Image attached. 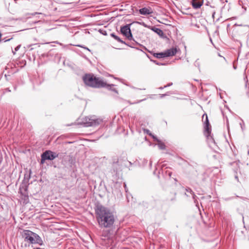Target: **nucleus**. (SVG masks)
<instances>
[{
    "label": "nucleus",
    "mask_w": 249,
    "mask_h": 249,
    "mask_svg": "<svg viewBox=\"0 0 249 249\" xmlns=\"http://www.w3.org/2000/svg\"><path fill=\"white\" fill-rule=\"evenodd\" d=\"M151 61L153 62L154 63H155L156 65L160 66V65H164V64L163 63L158 62L156 60H151Z\"/></svg>",
    "instance_id": "nucleus-21"
},
{
    "label": "nucleus",
    "mask_w": 249,
    "mask_h": 249,
    "mask_svg": "<svg viewBox=\"0 0 249 249\" xmlns=\"http://www.w3.org/2000/svg\"><path fill=\"white\" fill-rule=\"evenodd\" d=\"M234 178H235V179L238 182H239V178H238V175H237V172H235V175H234Z\"/></svg>",
    "instance_id": "nucleus-23"
},
{
    "label": "nucleus",
    "mask_w": 249,
    "mask_h": 249,
    "mask_svg": "<svg viewBox=\"0 0 249 249\" xmlns=\"http://www.w3.org/2000/svg\"><path fill=\"white\" fill-rule=\"evenodd\" d=\"M153 55L158 58H164V53L163 52L159 53H154Z\"/></svg>",
    "instance_id": "nucleus-15"
},
{
    "label": "nucleus",
    "mask_w": 249,
    "mask_h": 249,
    "mask_svg": "<svg viewBox=\"0 0 249 249\" xmlns=\"http://www.w3.org/2000/svg\"><path fill=\"white\" fill-rule=\"evenodd\" d=\"M102 236H104L105 238H108L110 237L109 232H107L105 231H103Z\"/></svg>",
    "instance_id": "nucleus-18"
},
{
    "label": "nucleus",
    "mask_w": 249,
    "mask_h": 249,
    "mask_svg": "<svg viewBox=\"0 0 249 249\" xmlns=\"http://www.w3.org/2000/svg\"><path fill=\"white\" fill-rule=\"evenodd\" d=\"M155 32H156L159 35L163 34L162 31L161 30H160V29H159V28H156V30H155Z\"/></svg>",
    "instance_id": "nucleus-19"
},
{
    "label": "nucleus",
    "mask_w": 249,
    "mask_h": 249,
    "mask_svg": "<svg viewBox=\"0 0 249 249\" xmlns=\"http://www.w3.org/2000/svg\"><path fill=\"white\" fill-rule=\"evenodd\" d=\"M20 47H21V45H18V46H17V47L15 48V51H12V52H13V54H15L16 52L18 51L19 49V48H20Z\"/></svg>",
    "instance_id": "nucleus-20"
},
{
    "label": "nucleus",
    "mask_w": 249,
    "mask_h": 249,
    "mask_svg": "<svg viewBox=\"0 0 249 249\" xmlns=\"http://www.w3.org/2000/svg\"><path fill=\"white\" fill-rule=\"evenodd\" d=\"M191 3L194 9H198L202 5L203 0H191Z\"/></svg>",
    "instance_id": "nucleus-12"
},
{
    "label": "nucleus",
    "mask_w": 249,
    "mask_h": 249,
    "mask_svg": "<svg viewBox=\"0 0 249 249\" xmlns=\"http://www.w3.org/2000/svg\"><path fill=\"white\" fill-rule=\"evenodd\" d=\"M143 131L144 133H147L149 136H151L155 141H156L157 142H159V139L155 136H154L150 132V131L147 129H144L143 130Z\"/></svg>",
    "instance_id": "nucleus-14"
},
{
    "label": "nucleus",
    "mask_w": 249,
    "mask_h": 249,
    "mask_svg": "<svg viewBox=\"0 0 249 249\" xmlns=\"http://www.w3.org/2000/svg\"><path fill=\"white\" fill-rule=\"evenodd\" d=\"M11 39H12V38H10V39H7V40H4V41H5V42H6V41H8L10 40Z\"/></svg>",
    "instance_id": "nucleus-29"
},
{
    "label": "nucleus",
    "mask_w": 249,
    "mask_h": 249,
    "mask_svg": "<svg viewBox=\"0 0 249 249\" xmlns=\"http://www.w3.org/2000/svg\"><path fill=\"white\" fill-rule=\"evenodd\" d=\"M96 220L101 228L111 229L116 220V216L110 209L102 205H98L95 209Z\"/></svg>",
    "instance_id": "nucleus-1"
},
{
    "label": "nucleus",
    "mask_w": 249,
    "mask_h": 249,
    "mask_svg": "<svg viewBox=\"0 0 249 249\" xmlns=\"http://www.w3.org/2000/svg\"><path fill=\"white\" fill-rule=\"evenodd\" d=\"M233 68H234V69H236V67L235 66H233Z\"/></svg>",
    "instance_id": "nucleus-31"
},
{
    "label": "nucleus",
    "mask_w": 249,
    "mask_h": 249,
    "mask_svg": "<svg viewBox=\"0 0 249 249\" xmlns=\"http://www.w3.org/2000/svg\"><path fill=\"white\" fill-rule=\"evenodd\" d=\"M169 94L168 93H165V94H160V98H163L164 97V96H166V95H168Z\"/></svg>",
    "instance_id": "nucleus-24"
},
{
    "label": "nucleus",
    "mask_w": 249,
    "mask_h": 249,
    "mask_svg": "<svg viewBox=\"0 0 249 249\" xmlns=\"http://www.w3.org/2000/svg\"><path fill=\"white\" fill-rule=\"evenodd\" d=\"M6 90H8L9 91H10V90H9V89H6Z\"/></svg>",
    "instance_id": "nucleus-33"
},
{
    "label": "nucleus",
    "mask_w": 249,
    "mask_h": 249,
    "mask_svg": "<svg viewBox=\"0 0 249 249\" xmlns=\"http://www.w3.org/2000/svg\"><path fill=\"white\" fill-rule=\"evenodd\" d=\"M27 186L26 185H22L19 188V193L22 195V198L25 200L28 199V194L27 192Z\"/></svg>",
    "instance_id": "nucleus-10"
},
{
    "label": "nucleus",
    "mask_w": 249,
    "mask_h": 249,
    "mask_svg": "<svg viewBox=\"0 0 249 249\" xmlns=\"http://www.w3.org/2000/svg\"><path fill=\"white\" fill-rule=\"evenodd\" d=\"M158 142V147L160 149L164 150L165 149V144L161 142L159 140Z\"/></svg>",
    "instance_id": "nucleus-17"
},
{
    "label": "nucleus",
    "mask_w": 249,
    "mask_h": 249,
    "mask_svg": "<svg viewBox=\"0 0 249 249\" xmlns=\"http://www.w3.org/2000/svg\"><path fill=\"white\" fill-rule=\"evenodd\" d=\"M58 157V154L50 150L43 152L41 156V163L43 164L46 160H52Z\"/></svg>",
    "instance_id": "nucleus-4"
},
{
    "label": "nucleus",
    "mask_w": 249,
    "mask_h": 249,
    "mask_svg": "<svg viewBox=\"0 0 249 249\" xmlns=\"http://www.w3.org/2000/svg\"><path fill=\"white\" fill-rule=\"evenodd\" d=\"M123 164L121 162V160H117V161H114L112 163V168L111 170L112 176H116L120 167L123 166Z\"/></svg>",
    "instance_id": "nucleus-7"
},
{
    "label": "nucleus",
    "mask_w": 249,
    "mask_h": 249,
    "mask_svg": "<svg viewBox=\"0 0 249 249\" xmlns=\"http://www.w3.org/2000/svg\"><path fill=\"white\" fill-rule=\"evenodd\" d=\"M1 36H2V35H1V33L0 32V42L1 41Z\"/></svg>",
    "instance_id": "nucleus-28"
},
{
    "label": "nucleus",
    "mask_w": 249,
    "mask_h": 249,
    "mask_svg": "<svg viewBox=\"0 0 249 249\" xmlns=\"http://www.w3.org/2000/svg\"><path fill=\"white\" fill-rule=\"evenodd\" d=\"M186 193H185V195L187 196H192L195 203L196 204L197 203V201L196 200L197 196L195 195L194 192L192 190V189L189 187H187L185 189Z\"/></svg>",
    "instance_id": "nucleus-11"
},
{
    "label": "nucleus",
    "mask_w": 249,
    "mask_h": 249,
    "mask_svg": "<svg viewBox=\"0 0 249 249\" xmlns=\"http://www.w3.org/2000/svg\"><path fill=\"white\" fill-rule=\"evenodd\" d=\"M151 164H152V162H151V161H150V165H151Z\"/></svg>",
    "instance_id": "nucleus-35"
},
{
    "label": "nucleus",
    "mask_w": 249,
    "mask_h": 249,
    "mask_svg": "<svg viewBox=\"0 0 249 249\" xmlns=\"http://www.w3.org/2000/svg\"><path fill=\"white\" fill-rule=\"evenodd\" d=\"M76 46H78V47H81V48H83L88 50V51L90 52V50L88 48H87V47H84V46H83L82 45H76Z\"/></svg>",
    "instance_id": "nucleus-22"
},
{
    "label": "nucleus",
    "mask_w": 249,
    "mask_h": 249,
    "mask_svg": "<svg viewBox=\"0 0 249 249\" xmlns=\"http://www.w3.org/2000/svg\"><path fill=\"white\" fill-rule=\"evenodd\" d=\"M111 36H112L115 40L118 41V42L121 43H125L124 41H123L121 39V38L117 36L116 35H115L114 33H112L111 34Z\"/></svg>",
    "instance_id": "nucleus-16"
},
{
    "label": "nucleus",
    "mask_w": 249,
    "mask_h": 249,
    "mask_svg": "<svg viewBox=\"0 0 249 249\" xmlns=\"http://www.w3.org/2000/svg\"><path fill=\"white\" fill-rule=\"evenodd\" d=\"M83 80L85 84L88 86L95 88L106 87L107 89L115 93H118V91L116 89L111 88L112 87L114 86V85L107 84V83L104 81L102 79L96 77L94 76L93 75L90 74H85L83 77Z\"/></svg>",
    "instance_id": "nucleus-2"
},
{
    "label": "nucleus",
    "mask_w": 249,
    "mask_h": 249,
    "mask_svg": "<svg viewBox=\"0 0 249 249\" xmlns=\"http://www.w3.org/2000/svg\"><path fill=\"white\" fill-rule=\"evenodd\" d=\"M102 122V120L95 117H87L85 122H83L86 126H95Z\"/></svg>",
    "instance_id": "nucleus-5"
},
{
    "label": "nucleus",
    "mask_w": 249,
    "mask_h": 249,
    "mask_svg": "<svg viewBox=\"0 0 249 249\" xmlns=\"http://www.w3.org/2000/svg\"><path fill=\"white\" fill-rule=\"evenodd\" d=\"M179 51V49L177 47H173L169 49L166 50L164 52L165 57L174 56Z\"/></svg>",
    "instance_id": "nucleus-9"
},
{
    "label": "nucleus",
    "mask_w": 249,
    "mask_h": 249,
    "mask_svg": "<svg viewBox=\"0 0 249 249\" xmlns=\"http://www.w3.org/2000/svg\"><path fill=\"white\" fill-rule=\"evenodd\" d=\"M166 173H167L168 174V176L170 177L171 176V175H172V172H168V171H166Z\"/></svg>",
    "instance_id": "nucleus-25"
},
{
    "label": "nucleus",
    "mask_w": 249,
    "mask_h": 249,
    "mask_svg": "<svg viewBox=\"0 0 249 249\" xmlns=\"http://www.w3.org/2000/svg\"><path fill=\"white\" fill-rule=\"evenodd\" d=\"M6 90H8L9 91H10V90H9V89H6Z\"/></svg>",
    "instance_id": "nucleus-34"
},
{
    "label": "nucleus",
    "mask_w": 249,
    "mask_h": 249,
    "mask_svg": "<svg viewBox=\"0 0 249 249\" xmlns=\"http://www.w3.org/2000/svg\"><path fill=\"white\" fill-rule=\"evenodd\" d=\"M22 236L24 241L30 244H38L40 246L43 244L41 238L37 234L30 230H24L22 233Z\"/></svg>",
    "instance_id": "nucleus-3"
},
{
    "label": "nucleus",
    "mask_w": 249,
    "mask_h": 249,
    "mask_svg": "<svg viewBox=\"0 0 249 249\" xmlns=\"http://www.w3.org/2000/svg\"><path fill=\"white\" fill-rule=\"evenodd\" d=\"M124 188H125V191H126V192H127V190H126L127 188H126V186L125 184H124Z\"/></svg>",
    "instance_id": "nucleus-27"
},
{
    "label": "nucleus",
    "mask_w": 249,
    "mask_h": 249,
    "mask_svg": "<svg viewBox=\"0 0 249 249\" xmlns=\"http://www.w3.org/2000/svg\"><path fill=\"white\" fill-rule=\"evenodd\" d=\"M6 90H8L9 91H10V90H9V89H6Z\"/></svg>",
    "instance_id": "nucleus-32"
},
{
    "label": "nucleus",
    "mask_w": 249,
    "mask_h": 249,
    "mask_svg": "<svg viewBox=\"0 0 249 249\" xmlns=\"http://www.w3.org/2000/svg\"><path fill=\"white\" fill-rule=\"evenodd\" d=\"M121 32L128 40H131L133 39L132 35L131 33L129 25H126L122 27L121 29Z\"/></svg>",
    "instance_id": "nucleus-6"
},
{
    "label": "nucleus",
    "mask_w": 249,
    "mask_h": 249,
    "mask_svg": "<svg viewBox=\"0 0 249 249\" xmlns=\"http://www.w3.org/2000/svg\"><path fill=\"white\" fill-rule=\"evenodd\" d=\"M205 133L206 137L209 141L214 142V140L211 136V129L210 128V124L207 115H206V120L205 121Z\"/></svg>",
    "instance_id": "nucleus-8"
},
{
    "label": "nucleus",
    "mask_w": 249,
    "mask_h": 249,
    "mask_svg": "<svg viewBox=\"0 0 249 249\" xmlns=\"http://www.w3.org/2000/svg\"><path fill=\"white\" fill-rule=\"evenodd\" d=\"M172 85V83H169V84H168V85H167L165 86L164 87V88H166V87H167L170 86H171V85Z\"/></svg>",
    "instance_id": "nucleus-26"
},
{
    "label": "nucleus",
    "mask_w": 249,
    "mask_h": 249,
    "mask_svg": "<svg viewBox=\"0 0 249 249\" xmlns=\"http://www.w3.org/2000/svg\"><path fill=\"white\" fill-rule=\"evenodd\" d=\"M139 12L141 14L143 15H149L152 13L151 9L145 7L140 9L139 10Z\"/></svg>",
    "instance_id": "nucleus-13"
},
{
    "label": "nucleus",
    "mask_w": 249,
    "mask_h": 249,
    "mask_svg": "<svg viewBox=\"0 0 249 249\" xmlns=\"http://www.w3.org/2000/svg\"><path fill=\"white\" fill-rule=\"evenodd\" d=\"M163 88H164V87L163 88V87H160L159 89H163Z\"/></svg>",
    "instance_id": "nucleus-30"
}]
</instances>
